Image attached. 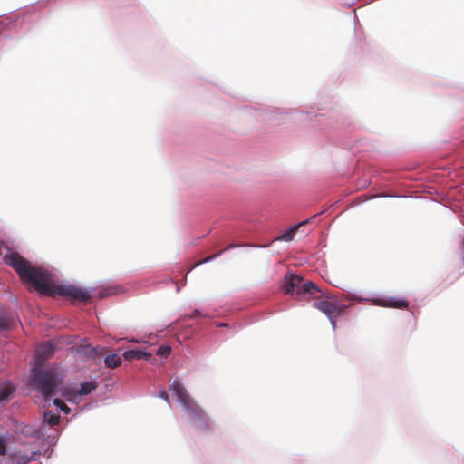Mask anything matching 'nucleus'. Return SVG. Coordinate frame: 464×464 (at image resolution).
Returning a JSON list of instances; mask_svg holds the SVG:
<instances>
[{"mask_svg": "<svg viewBox=\"0 0 464 464\" xmlns=\"http://www.w3.org/2000/svg\"><path fill=\"white\" fill-rule=\"evenodd\" d=\"M12 265L14 271L19 275L24 283L29 284L42 295L48 296H64L72 302L79 301L87 303L92 296L85 289L76 287L72 285L55 284L51 274L45 269L32 266L24 257L14 256Z\"/></svg>", "mask_w": 464, "mask_h": 464, "instance_id": "1", "label": "nucleus"}, {"mask_svg": "<svg viewBox=\"0 0 464 464\" xmlns=\"http://www.w3.org/2000/svg\"><path fill=\"white\" fill-rule=\"evenodd\" d=\"M32 382L45 400L63 391L62 381L58 379L55 371L51 369L45 371L34 369Z\"/></svg>", "mask_w": 464, "mask_h": 464, "instance_id": "2", "label": "nucleus"}, {"mask_svg": "<svg viewBox=\"0 0 464 464\" xmlns=\"http://www.w3.org/2000/svg\"><path fill=\"white\" fill-rule=\"evenodd\" d=\"M314 307L330 319L334 329L336 327L335 319L343 314L345 308L342 302L334 296H326L315 302Z\"/></svg>", "mask_w": 464, "mask_h": 464, "instance_id": "3", "label": "nucleus"}, {"mask_svg": "<svg viewBox=\"0 0 464 464\" xmlns=\"http://www.w3.org/2000/svg\"><path fill=\"white\" fill-rule=\"evenodd\" d=\"M187 411L196 429L199 430H210V425L208 423L207 415L199 406L195 403L193 406H191L190 409H188Z\"/></svg>", "mask_w": 464, "mask_h": 464, "instance_id": "4", "label": "nucleus"}, {"mask_svg": "<svg viewBox=\"0 0 464 464\" xmlns=\"http://www.w3.org/2000/svg\"><path fill=\"white\" fill-rule=\"evenodd\" d=\"M169 389L175 393L179 401L187 410L190 409L191 406L195 404V401L189 396L188 392L186 391L179 380H174L170 384Z\"/></svg>", "mask_w": 464, "mask_h": 464, "instance_id": "5", "label": "nucleus"}, {"mask_svg": "<svg viewBox=\"0 0 464 464\" xmlns=\"http://www.w3.org/2000/svg\"><path fill=\"white\" fill-rule=\"evenodd\" d=\"M373 304L382 307L397 308V309H408L409 303L401 298L390 296L387 298H377L373 301Z\"/></svg>", "mask_w": 464, "mask_h": 464, "instance_id": "6", "label": "nucleus"}, {"mask_svg": "<svg viewBox=\"0 0 464 464\" xmlns=\"http://www.w3.org/2000/svg\"><path fill=\"white\" fill-rule=\"evenodd\" d=\"M303 278L295 274H288L284 279V291L285 294H293L295 291L297 292L298 288H301V283Z\"/></svg>", "mask_w": 464, "mask_h": 464, "instance_id": "7", "label": "nucleus"}, {"mask_svg": "<svg viewBox=\"0 0 464 464\" xmlns=\"http://www.w3.org/2000/svg\"><path fill=\"white\" fill-rule=\"evenodd\" d=\"M54 345L51 343H45L40 345L37 349L36 362L37 365H42L44 361L50 358L54 353Z\"/></svg>", "mask_w": 464, "mask_h": 464, "instance_id": "8", "label": "nucleus"}, {"mask_svg": "<svg viewBox=\"0 0 464 464\" xmlns=\"http://www.w3.org/2000/svg\"><path fill=\"white\" fill-rule=\"evenodd\" d=\"M310 219L304 220L298 224H295L292 227H290L288 230H286L284 234L278 236L276 240L277 241H285L290 242L294 239L295 235L298 231V229L304 226H305Z\"/></svg>", "mask_w": 464, "mask_h": 464, "instance_id": "9", "label": "nucleus"}, {"mask_svg": "<svg viewBox=\"0 0 464 464\" xmlns=\"http://www.w3.org/2000/svg\"><path fill=\"white\" fill-rule=\"evenodd\" d=\"M151 354L143 351V350H138V349H130L128 351H125L123 353V357L127 361H133V360H149L150 358Z\"/></svg>", "mask_w": 464, "mask_h": 464, "instance_id": "10", "label": "nucleus"}, {"mask_svg": "<svg viewBox=\"0 0 464 464\" xmlns=\"http://www.w3.org/2000/svg\"><path fill=\"white\" fill-rule=\"evenodd\" d=\"M104 363L107 368L114 369L121 364V358L117 353H111L105 357Z\"/></svg>", "mask_w": 464, "mask_h": 464, "instance_id": "11", "label": "nucleus"}, {"mask_svg": "<svg viewBox=\"0 0 464 464\" xmlns=\"http://www.w3.org/2000/svg\"><path fill=\"white\" fill-rule=\"evenodd\" d=\"M319 292L316 285L313 282H306L301 285V288H298L297 295H301L303 293H308L310 295H314V293Z\"/></svg>", "mask_w": 464, "mask_h": 464, "instance_id": "12", "label": "nucleus"}, {"mask_svg": "<svg viewBox=\"0 0 464 464\" xmlns=\"http://www.w3.org/2000/svg\"><path fill=\"white\" fill-rule=\"evenodd\" d=\"M44 422L48 423L51 426H55L60 422V415L53 413L52 411L44 412Z\"/></svg>", "mask_w": 464, "mask_h": 464, "instance_id": "13", "label": "nucleus"}, {"mask_svg": "<svg viewBox=\"0 0 464 464\" xmlns=\"http://www.w3.org/2000/svg\"><path fill=\"white\" fill-rule=\"evenodd\" d=\"M14 392V388L11 385L0 389V401H7L10 395Z\"/></svg>", "mask_w": 464, "mask_h": 464, "instance_id": "14", "label": "nucleus"}, {"mask_svg": "<svg viewBox=\"0 0 464 464\" xmlns=\"http://www.w3.org/2000/svg\"><path fill=\"white\" fill-rule=\"evenodd\" d=\"M95 388L96 384L93 382H83L81 384L79 393L82 395H87Z\"/></svg>", "mask_w": 464, "mask_h": 464, "instance_id": "15", "label": "nucleus"}, {"mask_svg": "<svg viewBox=\"0 0 464 464\" xmlns=\"http://www.w3.org/2000/svg\"><path fill=\"white\" fill-rule=\"evenodd\" d=\"M170 352H171V347L169 346V345H161L158 351H157V354L161 356V357H167L170 354Z\"/></svg>", "mask_w": 464, "mask_h": 464, "instance_id": "16", "label": "nucleus"}, {"mask_svg": "<svg viewBox=\"0 0 464 464\" xmlns=\"http://www.w3.org/2000/svg\"><path fill=\"white\" fill-rule=\"evenodd\" d=\"M12 325L11 320L6 316H0V330L9 329Z\"/></svg>", "mask_w": 464, "mask_h": 464, "instance_id": "17", "label": "nucleus"}, {"mask_svg": "<svg viewBox=\"0 0 464 464\" xmlns=\"http://www.w3.org/2000/svg\"><path fill=\"white\" fill-rule=\"evenodd\" d=\"M114 294H116V291L114 288H103V289L100 290V292H99V298L102 299L106 296H109V295H111Z\"/></svg>", "mask_w": 464, "mask_h": 464, "instance_id": "18", "label": "nucleus"}, {"mask_svg": "<svg viewBox=\"0 0 464 464\" xmlns=\"http://www.w3.org/2000/svg\"><path fill=\"white\" fill-rule=\"evenodd\" d=\"M53 404L56 405L57 407H59L61 409V411H63V412H65V413L70 412V408L62 400L55 399L53 401Z\"/></svg>", "mask_w": 464, "mask_h": 464, "instance_id": "19", "label": "nucleus"}, {"mask_svg": "<svg viewBox=\"0 0 464 464\" xmlns=\"http://www.w3.org/2000/svg\"><path fill=\"white\" fill-rule=\"evenodd\" d=\"M7 448V439L5 437L0 436V456H4L6 454Z\"/></svg>", "mask_w": 464, "mask_h": 464, "instance_id": "20", "label": "nucleus"}, {"mask_svg": "<svg viewBox=\"0 0 464 464\" xmlns=\"http://www.w3.org/2000/svg\"><path fill=\"white\" fill-rule=\"evenodd\" d=\"M208 314H202L199 310H194V312L191 314H187L185 318L188 319H193L196 317H207Z\"/></svg>", "mask_w": 464, "mask_h": 464, "instance_id": "21", "label": "nucleus"}, {"mask_svg": "<svg viewBox=\"0 0 464 464\" xmlns=\"http://www.w3.org/2000/svg\"><path fill=\"white\" fill-rule=\"evenodd\" d=\"M220 254H221V252H220V253H218V254H216V255H212V256H208V257H207V258H205V259H203V260H201V261H198V263H196V264L194 265V266H193L192 268H194V267H196V266H199V265H201V264L207 263V262H208V261H210V260H213L214 258H216L217 256H218Z\"/></svg>", "mask_w": 464, "mask_h": 464, "instance_id": "22", "label": "nucleus"}, {"mask_svg": "<svg viewBox=\"0 0 464 464\" xmlns=\"http://www.w3.org/2000/svg\"><path fill=\"white\" fill-rule=\"evenodd\" d=\"M32 457L22 456L16 460V464H27L31 461Z\"/></svg>", "mask_w": 464, "mask_h": 464, "instance_id": "23", "label": "nucleus"}, {"mask_svg": "<svg viewBox=\"0 0 464 464\" xmlns=\"http://www.w3.org/2000/svg\"><path fill=\"white\" fill-rule=\"evenodd\" d=\"M160 397L162 398L164 401H166L169 404V395L166 391H161L160 392Z\"/></svg>", "mask_w": 464, "mask_h": 464, "instance_id": "24", "label": "nucleus"}, {"mask_svg": "<svg viewBox=\"0 0 464 464\" xmlns=\"http://www.w3.org/2000/svg\"><path fill=\"white\" fill-rule=\"evenodd\" d=\"M14 256H19V255H18V254H12L10 256H5V258H8V259H7V261H6V263H8V264H9V265H10V266L14 269V266H13V265H12V258H13ZM20 257H22V256H20Z\"/></svg>", "mask_w": 464, "mask_h": 464, "instance_id": "25", "label": "nucleus"}]
</instances>
